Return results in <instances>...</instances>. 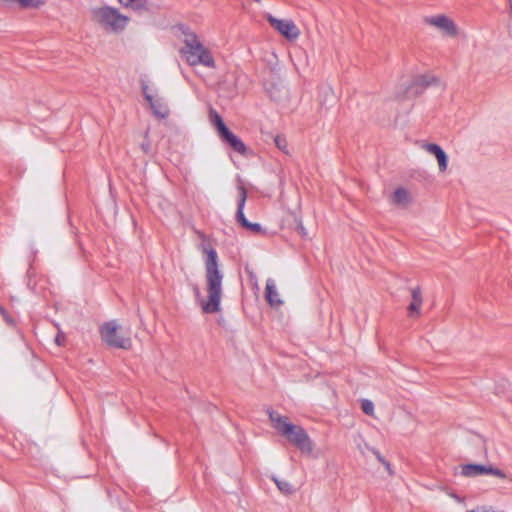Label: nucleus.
Returning a JSON list of instances; mask_svg holds the SVG:
<instances>
[{"mask_svg":"<svg viewBox=\"0 0 512 512\" xmlns=\"http://www.w3.org/2000/svg\"><path fill=\"white\" fill-rule=\"evenodd\" d=\"M423 304L422 292L419 286L411 289V303L408 306L409 316L419 318L421 316V307Z\"/></svg>","mask_w":512,"mask_h":512,"instance_id":"ddd939ff","label":"nucleus"},{"mask_svg":"<svg viewBox=\"0 0 512 512\" xmlns=\"http://www.w3.org/2000/svg\"><path fill=\"white\" fill-rule=\"evenodd\" d=\"M278 489L285 495H290L294 492L293 486L285 480H280L277 478L273 479Z\"/></svg>","mask_w":512,"mask_h":512,"instance_id":"aec40b11","label":"nucleus"},{"mask_svg":"<svg viewBox=\"0 0 512 512\" xmlns=\"http://www.w3.org/2000/svg\"><path fill=\"white\" fill-rule=\"evenodd\" d=\"M361 408L363 412L367 415H373L374 413V404L370 400H362Z\"/></svg>","mask_w":512,"mask_h":512,"instance_id":"4be33fe9","label":"nucleus"},{"mask_svg":"<svg viewBox=\"0 0 512 512\" xmlns=\"http://www.w3.org/2000/svg\"><path fill=\"white\" fill-rule=\"evenodd\" d=\"M147 87H143V92L145 95V99L150 104V107L153 110V113L159 118H165L169 114V109L167 104L161 98H154L152 95L146 92Z\"/></svg>","mask_w":512,"mask_h":512,"instance_id":"9b49d317","label":"nucleus"},{"mask_svg":"<svg viewBox=\"0 0 512 512\" xmlns=\"http://www.w3.org/2000/svg\"><path fill=\"white\" fill-rule=\"evenodd\" d=\"M422 148L435 156L438 162L439 171L445 172L448 167V156L442 147L435 143H423Z\"/></svg>","mask_w":512,"mask_h":512,"instance_id":"1a4fd4ad","label":"nucleus"},{"mask_svg":"<svg viewBox=\"0 0 512 512\" xmlns=\"http://www.w3.org/2000/svg\"><path fill=\"white\" fill-rule=\"evenodd\" d=\"M461 474L464 477H476L479 475H493L495 477L505 479L506 474L497 467L482 464H465L461 466Z\"/></svg>","mask_w":512,"mask_h":512,"instance_id":"6e6552de","label":"nucleus"},{"mask_svg":"<svg viewBox=\"0 0 512 512\" xmlns=\"http://www.w3.org/2000/svg\"><path fill=\"white\" fill-rule=\"evenodd\" d=\"M375 455L377 457V459L382 463L384 464V462H386V460L380 455L379 452L375 451Z\"/></svg>","mask_w":512,"mask_h":512,"instance_id":"c85d7f7f","label":"nucleus"},{"mask_svg":"<svg viewBox=\"0 0 512 512\" xmlns=\"http://www.w3.org/2000/svg\"><path fill=\"white\" fill-rule=\"evenodd\" d=\"M91 19L101 28L113 33L124 31L130 20L118 8L109 5L93 8L91 10Z\"/></svg>","mask_w":512,"mask_h":512,"instance_id":"7ed1b4c3","label":"nucleus"},{"mask_svg":"<svg viewBox=\"0 0 512 512\" xmlns=\"http://www.w3.org/2000/svg\"><path fill=\"white\" fill-rule=\"evenodd\" d=\"M219 136L224 142H226L233 150H235L239 154H247V147L244 144V142L229 129H226Z\"/></svg>","mask_w":512,"mask_h":512,"instance_id":"f8f14e48","label":"nucleus"},{"mask_svg":"<svg viewBox=\"0 0 512 512\" xmlns=\"http://www.w3.org/2000/svg\"><path fill=\"white\" fill-rule=\"evenodd\" d=\"M141 148L144 151V153H146V154H150L151 153V146H150L149 141L143 142L141 144Z\"/></svg>","mask_w":512,"mask_h":512,"instance_id":"bb28decb","label":"nucleus"},{"mask_svg":"<svg viewBox=\"0 0 512 512\" xmlns=\"http://www.w3.org/2000/svg\"><path fill=\"white\" fill-rule=\"evenodd\" d=\"M275 145L285 153H287V141L282 136H276L274 139Z\"/></svg>","mask_w":512,"mask_h":512,"instance_id":"5701e85b","label":"nucleus"},{"mask_svg":"<svg viewBox=\"0 0 512 512\" xmlns=\"http://www.w3.org/2000/svg\"><path fill=\"white\" fill-rule=\"evenodd\" d=\"M267 20L275 30L289 41L296 40L300 35V30L294 21L290 19H277L272 15H268Z\"/></svg>","mask_w":512,"mask_h":512,"instance_id":"0eeeda50","label":"nucleus"},{"mask_svg":"<svg viewBox=\"0 0 512 512\" xmlns=\"http://www.w3.org/2000/svg\"><path fill=\"white\" fill-rule=\"evenodd\" d=\"M210 121L217 129L218 134L220 135L222 132H224L228 127L225 125L222 117L219 115L217 111L214 109H210L209 112Z\"/></svg>","mask_w":512,"mask_h":512,"instance_id":"f3484780","label":"nucleus"},{"mask_svg":"<svg viewBox=\"0 0 512 512\" xmlns=\"http://www.w3.org/2000/svg\"><path fill=\"white\" fill-rule=\"evenodd\" d=\"M119 326L115 321L104 323L100 327L102 340L109 346L120 349H130V338L121 337L118 333Z\"/></svg>","mask_w":512,"mask_h":512,"instance_id":"39448f33","label":"nucleus"},{"mask_svg":"<svg viewBox=\"0 0 512 512\" xmlns=\"http://www.w3.org/2000/svg\"><path fill=\"white\" fill-rule=\"evenodd\" d=\"M65 340H66V336L65 334L62 332V331H59L55 337V343L58 345V346H62L64 345L65 343Z\"/></svg>","mask_w":512,"mask_h":512,"instance_id":"a878e982","label":"nucleus"},{"mask_svg":"<svg viewBox=\"0 0 512 512\" xmlns=\"http://www.w3.org/2000/svg\"><path fill=\"white\" fill-rule=\"evenodd\" d=\"M197 235L201 239L199 248L203 253L206 254L205 280L207 295L205 297L202 296L197 286L194 287V294L203 313L214 314L220 311V304L223 293V273L219 267L217 252L210 244L207 236L200 231H197Z\"/></svg>","mask_w":512,"mask_h":512,"instance_id":"f257e3e1","label":"nucleus"},{"mask_svg":"<svg viewBox=\"0 0 512 512\" xmlns=\"http://www.w3.org/2000/svg\"><path fill=\"white\" fill-rule=\"evenodd\" d=\"M437 80L435 78H428L427 76L421 75L410 80L409 83H406L407 91L405 94H419L428 86L436 83Z\"/></svg>","mask_w":512,"mask_h":512,"instance_id":"9d476101","label":"nucleus"},{"mask_svg":"<svg viewBox=\"0 0 512 512\" xmlns=\"http://www.w3.org/2000/svg\"><path fill=\"white\" fill-rule=\"evenodd\" d=\"M266 299L272 307H279L282 305V300L278 294L274 280L268 279L266 281Z\"/></svg>","mask_w":512,"mask_h":512,"instance_id":"4468645a","label":"nucleus"},{"mask_svg":"<svg viewBox=\"0 0 512 512\" xmlns=\"http://www.w3.org/2000/svg\"><path fill=\"white\" fill-rule=\"evenodd\" d=\"M23 8H39L44 4L43 0H16Z\"/></svg>","mask_w":512,"mask_h":512,"instance_id":"412c9836","label":"nucleus"},{"mask_svg":"<svg viewBox=\"0 0 512 512\" xmlns=\"http://www.w3.org/2000/svg\"><path fill=\"white\" fill-rule=\"evenodd\" d=\"M238 191H239V201H238V208H237L236 214H239L240 216H242V213H244V206H245V202L247 199V191L243 185L238 186Z\"/></svg>","mask_w":512,"mask_h":512,"instance_id":"6ab92c4d","label":"nucleus"},{"mask_svg":"<svg viewBox=\"0 0 512 512\" xmlns=\"http://www.w3.org/2000/svg\"><path fill=\"white\" fill-rule=\"evenodd\" d=\"M184 43L183 54L190 65L201 64L209 68L215 67V61L210 51L200 42L195 34H187Z\"/></svg>","mask_w":512,"mask_h":512,"instance_id":"20e7f679","label":"nucleus"},{"mask_svg":"<svg viewBox=\"0 0 512 512\" xmlns=\"http://www.w3.org/2000/svg\"><path fill=\"white\" fill-rule=\"evenodd\" d=\"M424 23L434 27L446 37L456 38L460 35L458 25L445 14L427 16L424 18Z\"/></svg>","mask_w":512,"mask_h":512,"instance_id":"423d86ee","label":"nucleus"},{"mask_svg":"<svg viewBox=\"0 0 512 512\" xmlns=\"http://www.w3.org/2000/svg\"><path fill=\"white\" fill-rule=\"evenodd\" d=\"M268 415L273 427L291 443H293L301 452L311 454L313 451V442L306 431L298 425L288 421L287 417L279 413L268 410Z\"/></svg>","mask_w":512,"mask_h":512,"instance_id":"f03ea898","label":"nucleus"},{"mask_svg":"<svg viewBox=\"0 0 512 512\" xmlns=\"http://www.w3.org/2000/svg\"><path fill=\"white\" fill-rule=\"evenodd\" d=\"M392 201L396 205L406 206L412 201V197L405 188H397L393 193Z\"/></svg>","mask_w":512,"mask_h":512,"instance_id":"2eb2a0df","label":"nucleus"},{"mask_svg":"<svg viewBox=\"0 0 512 512\" xmlns=\"http://www.w3.org/2000/svg\"><path fill=\"white\" fill-rule=\"evenodd\" d=\"M383 465L385 466V468H386V470L389 472V474H390V475H393V470H392V468H391L390 463H389L388 461H386V462H384V464H383Z\"/></svg>","mask_w":512,"mask_h":512,"instance_id":"cd10ccee","label":"nucleus"},{"mask_svg":"<svg viewBox=\"0 0 512 512\" xmlns=\"http://www.w3.org/2000/svg\"><path fill=\"white\" fill-rule=\"evenodd\" d=\"M296 222H297V226H296V230H297V232H298L302 237H304V238H305V237H307L308 233H307V231H306L305 227L303 226L302 221H301L300 219H297V220H296Z\"/></svg>","mask_w":512,"mask_h":512,"instance_id":"b1692460","label":"nucleus"},{"mask_svg":"<svg viewBox=\"0 0 512 512\" xmlns=\"http://www.w3.org/2000/svg\"><path fill=\"white\" fill-rule=\"evenodd\" d=\"M236 218L238 222L246 229L252 231L253 233H259L261 232V226L258 223H250L246 218L244 213H242V216L239 214H236Z\"/></svg>","mask_w":512,"mask_h":512,"instance_id":"a211bd4d","label":"nucleus"},{"mask_svg":"<svg viewBox=\"0 0 512 512\" xmlns=\"http://www.w3.org/2000/svg\"><path fill=\"white\" fill-rule=\"evenodd\" d=\"M0 312H1L4 320L6 321V323H8L11 326L15 325L14 319L5 311V309L3 307H0Z\"/></svg>","mask_w":512,"mask_h":512,"instance_id":"393cba45","label":"nucleus"},{"mask_svg":"<svg viewBox=\"0 0 512 512\" xmlns=\"http://www.w3.org/2000/svg\"><path fill=\"white\" fill-rule=\"evenodd\" d=\"M124 8H130L134 11H142L148 9L147 0H117Z\"/></svg>","mask_w":512,"mask_h":512,"instance_id":"dca6fc26","label":"nucleus"}]
</instances>
